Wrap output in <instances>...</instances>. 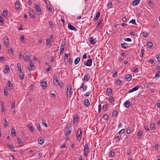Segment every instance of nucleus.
Masks as SVG:
<instances>
[{"label":"nucleus","instance_id":"f257e3e1","mask_svg":"<svg viewBox=\"0 0 160 160\" xmlns=\"http://www.w3.org/2000/svg\"><path fill=\"white\" fill-rule=\"evenodd\" d=\"M72 127L70 126H67L64 130L65 136H69L72 132Z\"/></svg>","mask_w":160,"mask_h":160},{"label":"nucleus","instance_id":"f03ea898","mask_svg":"<svg viewBox=\"0 0 160 160\" xmlns=\"http://www.w3.org/2000/svg\"><path fill=\"white\" fill-rule=\"evenodd\" d=\"M89 148L87 143H85L84 148V154L85 157H87L89 152Z\"/></svg>","mask_w":160,"mask_h":160},{"label":"nucleus","instance_id":"7ed1b4c3","mask_svg":"<svg viewBox=\"0 0 160 160\" xmlns=\"http://www.w3.org/2000/svg\"><path fill=\"white\" fill-rule=\"evenodd\" d=\"M82 136V132L81 129L80 128H79L77 130L76 134L77 140L80 141L81 139Z\"/></svg>","mask_w":160,"mask_h":160},{"label":"nucleus","instance_id":"20e7f679","mask_svg":"<svg viewBox=\"0 0 160 160\" xmlns=\"http://www.w3.org/2000/svg\"><path fill=\"white\" fill-rule=\"evenodd\" d=\"M72 88L71 86H70L67 88V95L71 98L72 95Z\"/></svg>","mask_w":160,"mask_h":160},{"label":"nucleus","instance_id":"39448f33","mask_svg":"<svg viewBox=\"0 0 160 160\" xmlns=\"http://www.w3.org/2000/svg\"><path fill=\"white\" fill-rule=\"evenodd\" d=\"M35 8L36 9L37 12V14L39 15H41V10L40 8V6L38 4L35 5Z\"/></svg>","mask_w":160,"mask_h":160},{"label":"nucleus","instance_id":"423d86ee","mask_svg":"<svg viewBox=\"0 0 160 160\" xmlns=\"http://www.w3.org/2000/svg\"><path fill=\"white\" fill-rule=\"evenodd\" d=\"M29 15L31 18H35V13L32 9H29Z\"/></svg>","mask_w":160,"mask_h":160},{"label":"nucleus","instance_id":"0eeeda50","mask_svg":"<svg viewBox=\"0 0 160 160\" xmlns=\"http://www.w3.org/2000/svg\"><path fill=\"white\" fill-rule=\"evenodd\" d=\"M89 41L92 45L95 44L97 42L96 39L93 38V37H92L89 38Z\"/></svg>","mask_w":160,"mask_h":160},{"label":"nucleus","instance_id":"6e6552de","mask_svg":"<svg viewBox=\"0 0 160 160\" xmlns=\"http://www.w3.org/2000/svg\"><path fill=\"white\" fill-rule=\"evenodd\" d=\"M3 40L4 41V43L5 46L6 47H8L9 46V42L7 37L6 36L4 37L3 38Z\"/></svg>","mask_w":160,"mask_h":160},{"label":"nucleus","instance_id":"1a4fd4ad","mask_svg":"<svg viewBox=\"0 0 160 160\" xmlns=\"http://www.w3.org/2000/svg\"><path fill=\"white\" fill-rule=\"evenodd\" d=\"M15 102L14 101H12V104L11 105V111L12 112H14L15 111Z\"/></svg>","mask_w":160,"mask_h":160},{"label":"nucleus","instance_id":"9d476101","mask_svg":"<svg viewBox=\"0 0 160 160\" xmlns=\"http://www.w3.org/2000/svg\"><path fill=\"white\" fill-rule=\"evenodd\" d=\"M140 87V86H136L133 88L132 89L128 91V93H130L134 91H136L137 90H138Z\"/></svg>","mask_w":160,"mask_h":160},{"label":"nucleus","instance_id":"9b49d317","mask_svg":"<svg viewBox=\"0 0 160 160\" xmlns=\"http://www.w3.org/2000/svg\"><path fill=\"white\" fill-rule=\"evenodd\" d=\"M90 77L89 74H87L84 76L83 80L88 82L90 79Z\"/></svg>","mask_w":160,"mask_h":160},{"label":"nucleus","instance_id":"f8f14e48","mask_svg":"<svg viewBox=\"0 0 160 160\" xmlns=\"http://www.w3.org/2000/svg\"><path fill=\"white\" fill-rule=\"evenodd\" d=\"M58 79L57 76H54L53 77V82L54 85L56 86L57 85V83L58 82Z\"/></svg>","mask_w":160,"mask_h":160},{"label":"nucleus","instance_id":"ddd939ff","mask_svg":"<svg viewBox=\"0 0 160 160\" xmlns=\"http://www.w3.org/2000/svg\"><path fill=\"white\" fill-rule=\"evenodd\" d=\"M92 60L91 59H89L86 61V65L87 66H91L92 64Z\"/></svg>","mask_w":160,"mask_h":160},{"label":"nucleus","instance_id":"4468645a","mask_svg":"<svg viewBox=\"0 0 160 160\" xmlns=\"http://www.w3.org/2000/svg\"><path fill=\"white\" fill-rule=\"evenodd\" d=\"M68 28L72 30L76 31L77 30L76 28L73 26L70 23H69L68 25Z\"/></svg>","mask_w":160,"mask_h":160},{"label":"nucleus","instance_id":"2eb2a0df","mask_svg":"<svg viewBox=\"0 0 160 160\" xmlns=\"http://www.w3.org/2000/svg\"><path fill=\"white\" fill-rule=\"evenodd\" d=\"M42 87L43 88V89H46L47 87V84L46 81L43 82L41 83Z\"/></svg>","mask_w":160,"mask_h":160},{"label":"nucleus","instance_id":"dca6fc26","mask_svg":"<svg viewBox=\"0 0 160 160\" xmlns=\"http://www.w3.org/2000/svg\"><path fill=\"white\" fill-rule=\"evenodd\" d=\"M120 45L121 47L124 49H126L129 47V46L126 43H121Z\"/></svg>","mask_w":160,"mask_h":160},{"label":"nucleus","instance_id":"f3484780","mask_svg":"<svg viewBox=\"0 0 160 160\" xmlns=\"http://www.w3.org/2000/svg\"><path fill=\"white\" fill-rule=\"evenodd\" d=\"M15 7L16 9H19L20 8V6L19 1L17 0L15 4Z\"/></svg>","mask_w":160,"mask_h":160},{"label":"nucleus","instance_id":"a211bd4d","mask_svg":"<svg viewBox=\"0 0 160 160\" xmlns=\"http://www.w3.org/2000/svg\"><path fill=\"white\" fill-rule=\"evenodd\" d=\"M83 102L85 105L87 106H89L90 105V103L87 99H84Z\"/></svg>","mask_w":160,"mask_h":160},{"label":"nucleus","instance_id":"6ab92c4d","mask_svg":"<svg viewBox=\"0 0 160 160\" xmlns=\"http://www.w3.org/2000/svg\"><path fill=\"white\" fill-rule=\"evenodd\" d=\"M51 40L50 39H47L46 40V45L47 46H48L49 48H50L51 46Z\"/></svg>","mask_w":160,"mask_h":160},{"label":"nucleus","instance_id":"aec40b11","mask_svg":"<svg viewBox=\"0 0 160 160\" xmlns=\"http://www.w3.org/2000/svg\"><path fill=\"white\" fill-rule=\"evenodd\" d=\"M132 78V76L130 74L126 75L125 76V78L127 81H130Z\"/></svg>","mask_w":160,"mask_h":160},{"label":"nucleus","instance_id":"412c9836","mask_svg":"<svg viewBox=\"0 0 160 160\" xmlns=\"http://www.w3.org/2000/svg\"><path fill=\"white\" fill-rule=\"evenodd\" d=\"M139 0H135L132 2V4L133 6H136L140 2Z\"/></svg>","mask_w":160,"mask_h":160},{"label":"nucleus","instance_id":"4be33fe9","mask_svg":"<svg viewBox=\"0 0 160 160\" xmlns=\"http://www.w3.org/2000/svg\"><path fill=\"white\" fill-rule=\"evenodd\" d=\"M7 86L11 90L13 88V85L12 84L11 82L10 81H8L7 84Z\"/></svg>","mask_w":160,"mask_h":160},{"label":"nucleus","instance_id":"5701e85b","mask_svg":"<svg viewBox=\"0 0 160 160\" xmlns=\"http://www.w3.org/2000/svg\"><path fill=\"white\" fill-rule=\"evenodd\" d=\"M100 13L99 12H98L97 13L96 15V16L94 18V21H97L98 18H99L100 16Z\"/></svg>","mask_w":160,"mask_h":160},{"label":"nucleus","instance_id":"b1692460","mask_svg":"<svg viewBox=\"0 0 160 160\" xmlns=\"http://www.w3.org/2000/svg\"><path fill=\"white\" fill-rule=\"evenodd\" d=\"M130 102L129 100H127L125 101V102L124 103V106L128 108L129 107V104L130 103Z\"/></svg>","mask_w":160,"mask_h":160},{"label":"nucleus","instance_id":"393cba45","mask_svg":"<svg viewBox=\"0 0 160 160\" xmlns=\"http://www.w3.org/2000/svg\"><path fill=\"white\" fill-rule=\"evenodd\" d=\"M17 140L20 146H22L23 145V142L22 141L21 139L20 138H17Z\"/></svg>","mask_w":160,"mask_h":160},{"label":"nucleus","instance_id":"a878e982","mask_svg":"<svg viewBox=\"0 0 160 160\" xmlns=\"http://www.w3.org/2000/svg\"><path fill=\"white\" fill-rule=\"evenodd\" d=\"M19 76L20 79L21 80H22L23 78L24 75L23 72L21 71V72H19Z\"/></svg>","mask_w":160,"mask_h":160},{"label":"nucleus","instance_id":"bb28decb","mask_svg":"<svg viewBox=\"0 0 160 160\" xmlns=\"http://www.w3.org/2000/svg\"><path fill=\"white\" fill-rule=\"evenodd\" d=\"M147 45L148 48H150L153 46L152 43L151 42H148L147 43Z\"/></svg>","mask_w":160,"mask_h":160},{"label":"nucleus","instance_id":"cd10ccee","mask_svg":"<svg viewBox=\"0 0 160 160\" xmlns=\"http://www.w3.org/2000/svg\"><path fill=\"white\" fill-rule=\"evenodd\" d=\"M11 132L12 135L14 137H15L16 136V133L15 132V130L14 128H12L11 130Z\"/></svg>","mask_w":160,"mask_h":160},{"label":"nucleus","instance_id":"c85d7f7f","mask_svg":"<svg viewBox=\"0 0 160 160\" xmlns=\"http://www.w3.org/2000/svg\"><path fill=\"white\" fill-rule=\"evenodd\" d=\"M38 143L40 145H42L44 142V140L43 139L39 138L38 139Z\"/></svg>","mask_w":160,"mask_h":160},{"label":"nucleus","instance_id":"c756f323","mask_svg":"<svg viewBox=\"0 0 160 160\" xmlns=\"http://www.w3.org/2000/svg\"><path fill=\"white\" fill-rule=\"evenodd\" d=\"M142 131H140L137 133V136L138 138H140L142 137Z\"/></svg>","mask_w":160,"mask_h":160},{"label":"nucleus","instance_id":"7c9ffc66","mask_svg":"<svg viewBox=\"0 0 160 160\" xmlns=\"http://www.w3.org/2000/svg\"><path fill=\"white\" fill-rule=\"evenodd\" d=\"M80 58L79 57H78L75 59L74 61V63L75 64H78L80 61Z\"/></svg>","mask_w":160,"mask_h":160},{"label":"nucleus","instance_id":"2f4dec72","mask_svg":"<svg viewBox=\"0 0 160 160\" xmlns=\"http://www.w3.org/2000/svg\"><path fill=\"white\" fill-rule=\"evenodd\" d=\"M102 26V21H100L98 24L97 26L96 27V28H97L98 29H99L100 27H101Z\"/></svg>","mask_w":160,"mask_h":160},{"label":"nucleus","instance_id":"473e14b6","mask_svg":"<svg viewBox=\"0 0 160 160\" xmlns=\"http://www.w3.org/2000/svg\"><path fill=\"white\" fill-rule=\"evenodd\" d=\"M8 11L4 10L2 13V16L4 17H6L7 16Z\"/></svg>","mask_w":160,"mask_h":160},{"label":"nucleus","instance_id":"72a5a7b5","mask_svg":"<svg viewBox=\"0 0 160 160\" xmlns=\"http://www.w3.org/2000/svg\"><path fill=\"white\" fill-rule=\"evenodd\" d=\"M17 68H18V69L19 72L21 71L22 69L21 68V65L20 63H17Z\"/></svg>","mask_w":160,"mask_h":160},{"label":"nucleus","instance_id":"f704fd0d","mask_svg":"<svg viewBox=\"0 0 160 160\" xmlns=\"http://www.w3.org/2000/svg\"><path fill=\"white\" fill-rule=\"evenodd\" d=\"M112 92V90L111 88H108L106 91V92L108 94H110Z\"/></svg>","mask_w":160,"mask_h":160},{"label":"nucleus","instance_id":"c9c22d12","mask_svg":"<svg viewBox=\"0 0 160 160\" xmlns=\"http://www.w3.org/2000/svg\"><path fill=\"white\" fill-rule=\"evenodd\" d=\"M1 108H2V112H3L5 111V109L4 108V105L3 102H1Z\"/></svg>","mask_w":160,"mask_h":160},{"label":"nucleus","instance_id":"e433bc0d","mask_svg":"<svg viewBox=\"0 0 160 160\" xmlns=\"http://www.w3.org/2000/svg\"><path fill=\"white\" fill-rule=\"evenodd\" d=\"M155 77H160V70L158 71L155 74Z\"/></svg>","mask_w":160,"mask_h":160},{"label":"nucleus","instance_id":"4c0bfd02","mask_svg":"<svg viewBox=\"0 0 160 160\" xmlns=\"http://www.w3.org/2000/svg\"><path fill=\"white\" fill-rule=\"evenodd\" d=\"M30 58V57L28 55H27L24 57V60L26 62L28 61L29 60Z\"/></svg>","mask_w":160,"mask_h":160},{"label":"nucleus","instance_id":"58836bf2","mask_svg":"<svg viewBox=\"0 0 160 160\" xmlns=\"http://www.w3.org/2000/svg\"><path fill=\"white\" fill-rule=\"evenodd\" d=\"M109 155H110L111 157H112L114 156V152H113L110 151L109 153Z\"/></svg>","mask_w":160,"mask_h":160},{"label":"nucleus","instance_id":"ea45409f","mask_svg":"<svg viewBox=\"0 0 160 160\" xmlns=\"http://www.w3.org/2000/svg\"><path fill=\"white\" fill-rule=\"evenodd\" d=\"M5 123L4 125V126L5 127H7L8 126V122L6 120V119L5 118L4 119Z\"/></svg>","mask_w":160,"mask_h":160},{"label":"nucleus","instance_id":"a19ab883","mask_svg":"<svg viewBox=\"0 0 160 160\" xmlns=\"http://www.w3.org/2000/svg\"><path fill=\"white\" fill-rule=\"evenodd\" d=\"M121 80H120V79H117V81H116V84L119 85V86H120V85H121Z\"/></svg>","mask_w":160,"mask_h":160},{"label":"nucleus","instance_id":"79ce46f5","mask_svg":"<svg viewBox=\"0 0 160 160\" xmlns=\"http://www.w3.org/2000/svg\"><path fill=\"white\" fill-rule=\"evenodd\" d=\"M103 118L104 120H107L108 118V116L107 114H105L103 116Z\"/></svg>","mask_w":160,"mask_h":160},{"label":"nucleus","instance_id":"37998d69","mask_svg":"<svg viewBox=\"0 0 160 160\" xmlns=\"http://www.w3.org/2000/svg\"><path fill=\"white\" fill-rule=\"evenodd\" d=\"M114 100L113 98L112 97H110L108 99V101L110 103H112Z\"/></svg>","mask_w":160,"mask_h":160},{"label":"nucleus","instance_id":"c03bdc74","mask_svg":"<svg viewBox=\"0 0 160 160\" xmlns=\"http://www.w3.org/2000/svg\"><path fill=\"white\" fill-rule=\"evenodd\" d=\"M142 36L144 37H147L148 36V33L146 32H143L142 33Z\"/></svg>","mask_w":160,"mask_h":160},{"label":"nucleus","instance_id":"a18cd8bd","mask_svg":"<svg viewBox=\"0 0 160 160\" xmlns=\"http://www.w3.org/2000/svg\"><path fill=\"white\" fill-rule=\"evenodd\" d=\"M129 23H132L133 24L136 25L135 20L134 19H132V20H131L129 22Z\"/></svg>","mask_w":160,"mask_h":160},{"label":"nucleus","instance_id":"49530a36","mask_svg":"<svg viewBox=\"0 0 160 160\" xmlns=\"http://www.w3.org/2000/svg\"><path fill=\"white\" fill-rule=\"evenodd\" d=\"M132 71L135 72H138V69L137 67H134Z\"/></svg>","mask_w":160,"mask_h":160},{"label":"nucleus","instance_id":"de8ad7c7","mask_svg":"<svg viewBox=\"0 0 160 160\" xmlns=\"http://www.w3.org/2000/svg\"><path fill=\"white\" fill-rule=\"evenodd\" d=\"M108 8H110L112 6V3L111 2H108Z\"/></svg>","mask_w":160,"mask_h":160},{"label":"nucleus","instance_id":"09e8293b","mask_svg":"<svg viewBox=\"0 0 160 160\" xmlns=\"http://www.w3.org/2000/svg\"><path fill=\"white\" fill-rule=\"evenodd\" d=\"M20 40L22 42L24 41V37L23 35H21L20 37Z\"/></svg>","mask_w":160,"mask_h":160},{"label":"nucleus","instance_id":"8fccbe9b","mask_svg":"<svg viewBox=\"0 0 160 160\" xmlns=\"http://www.w3.org/2000/svg\"><path fill=\"white\" fill-rule=\"evenodd\" d=\"M155 124L154 123H152L150 124V128L152 129L155 128Z\"/></svg>","mask_w":160,"mask_h":160},{"label":"nucleus","instance_id":"3c124183","mask_svg":"<svg viewBox=\"0 0 160 160\" xmlns=\"http://www.w3.org/2000/svg\"><path fill=\"white\" fill-rule=\"evenodd\" d=\"M4 24V22L2 20V18L1 17H0V25H3Z\"/></svg>","mask_w":160,"mask_h":160},{"label":"nucleus","instance_id":"603ef678","mask_svg":"<svg viewBox=\"0 0 160 160\" xmlns=\"http://www.w3.org/2000/svg\"><path fill=\"white\" fill-rule=\"evenodd\" d=\"M124 40L127 42H131L132 41V40L129 38H124Z\"/></svg>","mask_w":160,"mask_h":160},{"label":"nucleus","instance_id":"864d4df0","mask_svg":"<svg viewBox=\"0 0 160 160\" xmlns=\"http://www.w3.org/2000/svg\"><path fill=\"white\" fill-rule=\"evenodd\" d=\"M37 129H38V130L39 131V132H41V128H40V125L39 124H37Z\"/></svg>","mask_w":160,"mask_h":160},{"label":"nucleus","instance_id":"5fc2aeb1","mask_svg":"<svg viewBox=\"0 0 160 160\" xmlns=\"http://www.w3.org/2000/svg\"><path fill=\"white\" fill-rule=\"evenodd\" d=\"M4 95L5 96H8V93L7 92V90L6 89H4Z\"/></svg>","mask_w":160,"mask_h":160},{"label":"nucleus","instance_id":"6e6d98bb","mask_svg":"<svg viewBox=\"0 0 160 160\" xmlns=\"http://www.w3.org/2000/svg\"><path fill=\"white\" fill-rule=\"evenodd\" d=\"M33 60H31L29 62V64H30V67H34V64H33V63L32 62H33Z\"/></svg>","mask_w":160,"mask_h":160},{"label":"nucleus","instance_id":"4d7b16f0","mask_svg":"<svg viewBox=\"0 0 160 160\" xmlns=\"http://www.w3.org/2000/svg\"><path fill=\"white\" fill-rule=\"evenodd\" d=\"M118 113L116 111H114L112 113V115L114 116H117Z\"/></svg>","mask_w":160,"mask_h":160},{"label":"nucleus","instance_id":"13d9d810","mask_svg":"<svg viewBox=\"0 0 160 160\" xmlns=\"http://www.w3.org/2000/svg\"><path fill=\"white\" fill-rule=\"evenodd\" d=\"M156 57L158 61L160 62V55L159 54H158L156 55Z\"/></svg>","mask_w":160,"mask_h":160},{"label":"nucleus","instance_id":"bf43d9fd","mask_svg":"<svg viewBox=\"0 0 160 160\" xmlns=\"http://www.w3.org/2000/svg\"><path fill=\"white\" fill-rule=\"evenodd\" d=\"M60 54L61 55H62V54L63 51H64V48L63 47L62 48V47H60Z\"/></svg>","mask_w":160,"mask_h":160},{"label":"nucleus","instance_id":"052dcab7","mask_svg":"<svg viewBox=\"0 0 160 160\" xmlns=\"http://www.w3.org/2000/svg\"><path fill=\"white\" fill-rule=\"evenodd\" d=\"M61 21L62 22H63V25H64L65 23V20L64 19V18L63 17H62L61 18Z\"/></svg>","mask_w":160,"mask_h":160},{"label":"nucleus","instance_id":"680f3d73","mask_svg":"<svg viewBox=\"0 0 160 160\" xmlns=\"http://www.w3.org/2000/svg\"><path fill=\"white\" fill-rule=\"evenodd\" d=\"M49 23L51 28H52L53 27V24L51 21H49Z\"/></svg>","mask_w":160,"mask_h":160},{"label":"nucleus","instance_id":"e2e57ef3","mask_svg":"<svg viewBox=\"0 0 160 160\" xmlns=\"http://www.w3.org/2000/svg\"><path fill=\"white\" fill-rule=\"evenodd\" d=\"M67 59L68 60V62H69L70 64H72V60L70 58Z\"/></svg>","mask_w":160,"mask_h":160},{"label":"nucleus","instance_id":"0e129e2a","mask_svg":"<svg viewBox=\"0 0 160 160\" xmlns=\"http://www.w3.org/2000/svg\"><path fill=\"white\" fill-rule=\"evenodd\" d=\"M51 68V65H49L48 67L46 69V71L47 72L49 71V70H50Z\"/></svg>","mask_w":160,"mask_h":160},{"label":"nucleus","instance_id":"69168bd1","mask_svg":"<svg viewBox=\"0 0 160 160\" xmlns=\"http://www.w3.org/2000/svg\"><path fill=\"white\" fill-rule=\"evenodd\" d=\"M87 88V85H85L84 86H83V88H82L83 89V91H85Z\"/></svg>","mask_w":160,"mask_h":160},{"label":"nucleus","instance_id":"338daca9","mask_svg":"<svg viewBox=\"0 0 160 160\" xmlns=\"http://www.w3.org/2000/svg\"><path fill=\"white\" fill-rule=\"evenodd\" d=\"M90 94V92H87V93L84 94V96L85 97L88 96Z\"/></svg>","mask_w":160,"mask_h":160},{"label":"nucleus","instance_id":"774afa93","mask_svg":"<svg viewBox=\"0 0 160 160\" xmlns=\"http://www.w3.org/2000/svg\"><path fill=\"white\" fill-rule=\"evenodd\" d=\"M125 130L124 129H123L121 130L119 132V133L122 134L123 133L125 132Z\"/></svg>","mask_w":160,"mask_h":160}]
</instances>
